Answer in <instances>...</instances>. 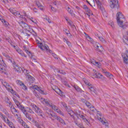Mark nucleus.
Returning a JSON list of instances; mask_svg holds the SVG:
<instances>
[{
    "mask_svg": "<svg viewBox=\"0 0 128 128\" xmlns=\"http://www.w3.org/2000/svg\"><path fill=\"white\" fill-rule=\"evenodd\" d=\"M116 20L118 26H120V28H124V22H126V18H124V15L122 12H119L117 13Z\"/></svg>",
    "mask_w": 128,
    "mask_h": 128,
    "instance_id": "1",
    "label": "nucleus"
},
{
    "mask_svg": "<svg viewBox=\"0 0 128 128\" xmlns=\"http://www.w3.org/2000/svg\"><path fill=\"white\" fill-rule=\"evenodd\" d=\"M6 64H4V62L2 58V56H0V72L3 74H6L8 71L6 70Z\"/></svg>",
    "mask_w": 128,
    "mask_h": 128,
    "instance_id": "2",
    "label": "nucleus"
},
{
    "mask_svg": "<svg viewBox=\"0 0 128 128\" xmlns=\"http://www.w3.org/2000/svg\"><path fill=\"white\" fill-rule=\"evenodd\" d=\"M13 100L17 106V108H19V110H20L23 114L25 113L26 112V108H24V106L21 104L20 102L18 100H16V98H13Z\"/></svg>",
    "mask_w": 128,
    "mask_h": 128,
    "instance_id": "3",
    "label": "nucleus"
},
{
    "mask_svg": "<svg viewBox=\"0 0 128 128\" xmlns=\"http://www.w3.org/2000/svg\"><path fill=\"white\" fill-rule=\"evenodd\" d=\"M32 107L33 108V110L34 112H35L36 114H37L38 116H42V118L44 116L42 115L43 112L42 110L38 106H36V105L33 104L32 105Z\"/></svg>",
    "mask_w": 128,
    "mask_h": 128,
    "instance_id": "4",
    "label": "nucleus"
},
{
    "mask_svg": "<svg viewBox=\"0 0 128 128\" xmlns=\"http://www.w3.org/2000/svg\"><path fill=\"white\" fill-rule=\"evenodd\" d=\"M110 4L112 8H118V0H110Z\"/></svg>",
    "mask_w": 128,
    "mask_h": 128,
    "instance_id": "5",
    "label": "nucleus"
},
{
    "mask_svg": "<svg viewBox=\"0 0 128 128\" xmlns=\"http://www.w3.org/2000/svg\"><path fill=\"white\" fill-rule=\"evenodd\" d=\"M101 70L103 72V74H105V75L106 76L110 78V80H112V79L114 80V76H112V74L110 73L109 72L106 71V70L104 68H102Z\"/></svg>",
    "mask_w": 128,
    "mask_h": 128,
    "instance_id": "6",
    "label": "nucleus"
},
{
    "mask_svg": "<svg viewBox=\"0 0 128 128\" xmlns=\"http://www.w3.org/2000/svg\"><path fill=\"white\" fill-rule=\"evenodd\" d=\"M38 48H40V50H46V52H48V46L47 44H42V43H38Z\"/></svg>",
    "mask_w": 128,
    "mask_h": 128,
    "instance_id": "7",
    "label": "nucleus"
},
{
    "mask_svg": "<svg viewBox=\"0 0 128 128\" xmlns=\"http://www.w3.org/2000/svg\"><path fill=\"white\" fill-rule=\"evenodd\" d=\"M20 26L22 28H25V30H30V28L26 22H20Z\"/></svg>",
    "mask_w": 128,
    "mask_h": 128,
    "instance_id": "8",
    "label": "nucleus"
},
{
    "mask_svg": "<svg viewBox=\"0 0 128 128\" xmlns=\"http://www.w3.org/2000/svg\"><path fill=\"white\" fill-rule=\"evenodd\" d=\"M24 114L26 118H28V120H30V122H32V120L34 118L32 115L30 114L26 111Z\"/></svg>",
    "mask_w": 128,
    "mask_h": 128,
    "instance_id": "9",
    "label": "nucleus"
},
{
    "mask_svg": "<svg viewBox=\"0 0 128 128\" xmlns=\"http://www.w3.org/2000/svg\"><path fill=\"white\" fill-rule=\"evenodd\" d=\"M88 88L90 90L91 94H96V88L94 86L92 85V84H90L88 86Z\"/></svg>",
    "mask_w": 128,
    "mask_h": 128,
    "instance_id": "10",
    "label": "nucleus"
},
{
    "mask_svg": "<svg viewBox=\"0 0 128 128\" xmlns=\"http://www.w3.org/2000/svg\"><path fill=\"white\" fill-rule=\"evenodd\" d=\"M13 66L14 67V68L16 70V72H17L18 74H20V72L21 70L22 72L24 70V69L22 68H21L18 67V65L16 64V63H14Z\"/></svg>",
    "mask_w": 128,
    "mask_h": 128,
    "instance_id": "11",
    "label": "nucleus"
},
{
    "mask_svg": "<svg viewBox=\"0 0 128 128\" xmlns=\"http://www.w3.org/2000/svg\"><path fill=\"white\" fill-rule=\"evenodd\" d=\"M50 116V118L52 120H57L58 118V116L56 114H54V113H50V114L48 115Z\"/></svg>",
    "mask_w": 128,
    "mask_h": 128,
    "instance_id": "12",
    "label": "nucleus"
},
{
    "mask_svg": "<svg viewBox=\"0 0 128 128\" xmlns=\"http://www.w3.org/2000/svg\"><path fill=\"white\" fill-rule=\"evenodd\" d=\"M98 120L100 122H102V124H104V126H108V122H106L105 118H99Z\"/></svg>",
    "mask_w": 128,
    "mask_h": 128,
    "instance_id": "13",
    "label": "nucleus"
},
{
    "mask_svg": "<svg viewBox=\"0 0 128 128\" xmlns=\"http://www.w3.org/2000/svg\"><path fill=\"white\" fill-rule=\"evenodd\" d=\"M26 78H28L30 84H32L34 82V78L30 74L27 75Z\"/></svg>",
    "mask_w": 128,
    "mask_h": 128,
    "instance_id": "14",
    "label": "nucleus"
},
{
    "mask_svg": "<svg viewBox=\"0 0 128 128\" xmlns=\"http://www.w3.org/2000/svg\"><path fill=\"white\" fill-rule=\"evenodd\" d=\"M32 90H38V92H40L41 94H43L44 91L41 90L40 87L38 86H32Z\"/></svg>",
    "mask_w": 128,
    "mask_h": 128,
    "instance_id": "15",
    "label": "nucleus"
},
{
    "mask_svg": "<svg viewBox=\"0 0 128 128\" xmlns=\"http://www.w3.org/2000/svg\"><path fill=\"white\" fill-rule=\"evenodd\" d=\"M123 60H124V64H128V54H123L122 55Z\"/></svg>",
    "mask_w": 128,
    "mask_h": 128,
    "instance_id": "16",
    "label": "nucleus"
},
{
    "mask_svg": "<svg viewBox=\"0 0 128 128\" xmlns=\"http://www.w3.org/2000/svg\"><path fill=\"white\" fill-rule=\"evenodd\" d=\"M0 117L1 118H2L6 124H8L12 122H11L10 121L8 118H6V116H4V114H2Z\"/></svg>",
    "mask_w": 128,
    "mask_h": 128,
    "instance_id": "17",
    "label": "nucleus"
},
{
    "mask_svg": "<svg viewBox=\"0 0 128 128\" xmlns=\"http://www.w3.org/2000/svg\"><path fill=\"white\" fill-rule=\"evenodd\" d=\"M66 110H67L68 114H70V116L72 117V118H74V112L72 110L68 109V108Z\"/></svg>",
    "mask_w": 128,
    "mask_h": 128,
    "instance_id": "18",
    "label": "nucleus"
},
{
    "mask_svg": "<svg viewBox=\"0 0 128 128\" xmlns=\"http://www.w3.org/2000/svg\"><path fill=\"white\" fill-rule=\"evenodd\" d=\"M93 76H94L96 78H104V76L100 73H95L94 74H93Z\"/></svg>",
    "mask_w": 128,
    "mask_h": 128,
    "instance_id": "19",
    "label": "nucleus"
},
{
    "mask_svg": "<svg viewBox=\"0 0 128 128\" xmlns=\"http://www.w3.org/2000/svg\"><path fill=\"white\" fill-rule=\"evenodd\" d=\"M100 10H102V2H100L102 0H95Z\"/></svg>",
    "mask_w": 128,
    "mask_h": 128,
    "instance_id": "20",
    "label": "nucleus"
},
{
    "mask_svg": "<svg viewBox=\"0 0 128 128\" xmlns=\"http://www.w3.org/2000/svg\"><path fill=\"white\" fill-rule=\"evenodd\" d=\"M56 120H58V122H60V124H63V126H66V122H64V120H63L62 118H60V117L58 116V117Z\"/></svg>",
    "mask_w": 128,
    "mask_h": 128,
    "instance_id": "21",
    "label": "nucleus"
},
{
    "mask_svg": "<svg viewBox=\"0 0 128 128\" xmlns=\"http://www.w3.org/2000/svg\"><path fill=\"white\" fill-rule=\"evenodd\" d=\"M79 116H80V118H82V120H83L85 122H86V124H88H88H90V122L88 121V120L86 119V116H84V115H82V114H79Z\"/></svg>",
    "mask_w": 128,
    "mask_h": 128,
    "instance_id": "22",
    "label": "nucleus"
},
{
    "mask_svg": "<svg viewBox=\"0 0 128 128\" xmlns=\"http://www.w3.org/2000/svg\"><path fill=\"white\" fill-rule=\"evenodd\" d=\"M14 48H15V50H16V52H18V54H22V50L20 49V48H18V46H14Z\"/></svg>",
    "mask_w": 128,
    "mask_h": 128,
    "instance_id": "23",
    "label": "nucleus"
},
{
    "mask_svg": "<svg viewBox=\"0 0 128 128\" xmlns=\"http://www.w3.org/2000/svg\"><path fill=\"white\" fill-rule=\"evenodd\" d=\"M7 90H9V92H10L12 94H15V96H18V98L20 97L16 92H14V89L12 88V87H9L8 88H7Z\"/></svg>",
    "mask_w": 128,
    "mask_h": 128,
    "instance_id": "24",
    "label": "nucleus"
},
{
    "mask_svg": "<svg viewBox=\"0 0 128 128\" xmlns=\"http://www.w3.org/2000/svg\"><path fill=\"white\" fill-rule=\"evenodd\" d=\"M67 10L69 14H70L71 16H76V14L74 13V11H72V9H70V7L68 8Z\"/></svg>",
    "mask_w": 128,
    "mask_h": 128,
    "instance_id": "25",
    "label": "nucleus"
},
{
    "mask_svg": "<svg viewBox=\"0 0 128 128\" xmlns=\"http://www.w3.org/2000/svg\"><path fill=\"white\" fill-rule=\"evenodd\" d=\"M2 84H3L4 86H5L6 88L8 90V87L10 86V84L6 82L5 81L2 82Z\"/></svg>",
    "mask_w": 128,
    "mask_h": 128,
    "instance_id": "26",
    "label": "nucleus"
},
{
    "mask_svg": "<svg viewBox=\"0 0 128 128\" xmlns=\"http://www.w3.org/2000/svg\"><path fill=\"white\" fill-rule=\"evenodd\" d=\"M44 110H46V114H48V116L50 114H51V113L52 112V110H50V109L48 108V107L45 108H44Z\"/></svg>",
    "mask_w": 128,
    "mask_h": 128,
    "instance_id": "27",
    "label": "nucleus"
},
{
    "mask_svg": "<svg viewBox=\"0 0 128 128\" xmlns=\"http://www.w3.org/2000/svg\"><path fill=\"white\" fill-rule=\"evenodd\" d=\"M1 22H2L4 23V26H10V24L8 22L6 21V20L2 19L1 20Z\"/></svg>",
    "mask_w": 128,
    "mask_h": 128,
    "instance_id": "28",
    "label": "nucleus"
},
{
    "mask_svg": "<svg viewBox=\"0 0 128 128\" xmlns=\"http://www.w3.org/2000/svg\"><path fill=\"white\" fill-rule=\"evenodd\" d=\"M22 72H24V74H26V77H27L28 76V74H30V71H28L24 68H23Z\"/></svg>",
    "mask_w": 128,
    "mask_h": 128,
    "instance_id": "29",
    "label": "nucleus"
},
{
    "mask_svg": "<svg viewBox=\"0 0 128 128\" xmlns=\"http://www.w3.org/2000/svg\"><path fill=\"white\" fill-rule=\"evenodd\" d=\"M50 108H52V110H54L55 112L57 111L58 110V107H56V106L54 105V104H52L50 106Z\"/></svg>",
    "mask_w": 128,
    "mask_h": 128,
    "instance_id": "30",
    "label": "nucleus"
},
{
    "mask_svg": "<svg viewBox=\"0 0 128 128\" xmlns=\"http://www.w3.org/2000/svg\"><path fill=\"white\" fill-rule=\"evenodd\" d=\"M56 112L59 114H61V116H64V112H62V110H60L59 108H58Z\"/></svg>",
    "mask_w": 128,
    "mask_h": 128,
    "instance_id": "31",
    "label": "nucleus"
},
{
    "mask_svg": "<svg viewBox=\"0 0 128 128\" xmlns=\"http://www.w3.org/2000/svg\"><path fill=\"white\" fill-rule=\"evenodd\" d=\"M98 38L102 42H103L104 44H105L106 40L102 37V36H98Z\"/></svg>",
    "mask_w": 128,
    "mask_h": 128,
    "instance_id": "32",
    "label": "nucleus"
},
{
    "mask_svg": "<svg viewBox=\"0 0 128 128\" xmlns=\"http://www.w3.org/2000/svg\"><path fill=\"white\" fill-rule=\"evenodd\" d=\"M74 88L77 92H80V88L78 86L74 85Z\"/></svg>",
    "mask_w": 128,
    "mask_h": 128,
    "instance_id": "33",
    "label": "nucleus"
},
{
    "mask_svg": "<svg viewBox=\"0 0 128 128\" xmlns=\"http://www.w3.org/2000/svg\"><path fill=\"white\" fill-rule=\"evenodd\" d=\"M13 14L16 16H20V13L18 11L16 10Z\"/></svg>",
    "mask_w": 128,
    "mask_h": 128,
    "instance_id": "34",
    "label": "nucleus"
},
{
    "mask_svg": "<svg viewBox=\"0 0 128 128\" xmlns=\"http://www.w3.org/2000/svg\"><path fill=\"white\" fill-rule=\"evenodd\" d=\"M16 84H18V86H22L24 83L22 81H20V80H17Z\"/></svg>",
    "mask_w": 128,
    "mask_h": 128,
    "instance_id": "35",
    "label": "nucleus"
},
{
    "mask_svg": "<svg viewBox=\"0 0 128 128\" xmlns=\"http://www.w3.org/2000/svg\"><path fill=\"white\" fill-rule=\"evenodd\" d=\"M61 104L62 106L66 108V110H68V106H66V104L64 103V102H61Z\"/></svg>",
    "mask_w": 128,
    "mask_h": 128,
    "instance_id": "36",
    "label": "nucleus"
},
{
    "mask_svg": "<svg viewBox=\"0 0 128 128\" xmlns=\"http://www.w3.org/2000/svg\"><path fill=\"white\" fill-rule=\"evenodd\" d=\"M21 86H22V90H28V87L26 86V85H24V84H23Z\"/></svg>",
    "mask_w": 128,
    "mask_h": 128,
    "instance_id": "37",
    "label": "nucleus"
},
{
    "mask_svg": "<svg viewBox=\"0 0 128 128\" xmlns=\"http://www.w3.org/2000/svg\"><path fill=\"white\" fill-rule=\"evenodd\" d=\"M86 38L87 40H88V42H92V40H93L92 38H90L88 35H87L86 36Z\"/></svg>",
    "mask_w": 128,
    "mask_h": 128,
    "instance_id": "38",
    "label": "nucleus"
},
{
    "mask_svg": "<svg viewBox=\"0 0 128 128\" xmlns=\"http://www.w3.org/2000/svg\"><path fill=\"white\" fill-rule=\"evenodd\" d=\"M44 102H45V104H46L47 106H52V104H50V102L44 99Z\"/></svg>",
    "mask_w": 128,
    "mask_h": 128,
    "instance_id": "39",
    "label": "nucleus"
},
{
    "mask_svg": "<svg viewBox=\"0 0 128 128\" xmlns=\"http://www.w3.org/2000/svg\"><path fill=\"white\" fill-rule=\"evenodd\" d=\"M90 110L92 112H94L95 110H96V108H94V107L93 106H90V107H89Z\"/></svg>",
    "mask_w": 128,
    "mask_h": 128,
    "instance_id": "40",
    "label": "nucleus"
},
{
    "mask_svg": "<svg viewBox=\"0 0 128 128\" xmlns=\"http://www.w3.org/2000/svg\"><path fill=\"white\" fill-rule=\"evenodd\" d=\"M51 68H52V70H54V72H58V71L60 70H58V69L56 67L52 66Z\"/></svg>",
    "mask_w": 128,
    "mask_h": 128,
    "instance_id": "41",
    "label": "nucleus"
},
{
    "mask_svg": "<svg viewBox=\"0 0 128 128\" xmlns=\"http://www.w3.org/2000/svg\"><path fill=\"white\" fill-rule=\"evenodd\" d=\"M8 124L11 128H16V127H14V124L12 123V122Z\"/></svg>",
    "mask_w": 128,
    "mask_h": 128,
    "instance_id": "42",
    "label": "nucleus"
},
{
    "mask_svg": "<svg viewBox=\"0 0 128 128\" xmlns=\"http://www.w3.org/2000/svg\"><path fill=\"white\" fill-rule=\"evenodd\" d=\"M95 66H98V68H100L102 66V64L100 62H96V64H95Z\"/></svg>",
    "mask_w": 128,
    "mask_h": 128,
    "instance_id": "43",
    "label": "nucleus"
},
{
    "mask_svg": "<svg viewBox=\"0 0 128 128\" xmlns=\"http://www.w3.org/2000/svg\"><path fill=\"white\" fill-rule=\"evenodd\" d=\"M58 72H59L60 74H66V72L62 70H59Z\"/></svg>",
    "mask_w": 128,
    "mask_h": 128,
    "instance_id": "44",
    "label": "nucleus"
},
{
    "mask_svg": "<svg viewBox=\"0 0 128 128\" xmlns=\"http://www.w3.org/2000/svg\"><path fill=\"white\" fill-rule=\"evenodd\" d=\"M28 112H30V114H34V112L32 110L30 109V108H28V110H27Z\"/></svg>",
    "mask_w": 128,
    "mask_h": 128,
    "instance_id": "45",
    "label": "nucleus"
},
{
    "mask_svg": "<svg viewBox=\"0 0 128 128\" xmlns=\"http://www.w3.org/2000/svg\"><path fill=\"white\" fill-rule=\"evenodd\" d=\"M85 104L86 106H88V108L92 106V104H90V103L88 101L86 102Z\"/></svg>",
    "mask_w": 128,
    "mask_h": 128,
    "instance_id": "46",
    "label": "nucleus"
},
{
    "mask_svg": "<svg viewBox=\"0 0 128 128\" xmlns=\"http://www.w3.org/2000/svg\"><path fill=\"white\" fill-rule=\"evenodd\" d=\"M44 20H48V22H49V24H51L52 22L50 21V18L48 16H46V18H44Z\"/></svg>",
    "mask_w": 128,
    "mask_h": 128,
    "instance_id": "47",
    "label": "nucleus"
},
{
    "mask_svg": "<svg viewBox=\"0 0 128 128\" xmlns=\"http://www.w3.org/2000/svg\"><path fill=\"white\" fill-rule=\"evenodd\" d=\"M11 110L12 112H17V114H18V111L16 109L14 108V107H13L12 110Z\"/></svg>",
    "mask_w": 128,
    "mask_h": 128,
    "instance_id": "48",
    "label": "nucleus"
},
{
    "mask_svg": "<svg viewBox=\"0 0 128 128\" xmlns=\"http://www.w3.org/2000/svg\"><path fill=\"white\" fill-rule=\"evenodd\" d=\"M90 62H91V64H94V66H95L96 64V60L94 59L91 60Z\"/></svg>",
    "mask_w": 128,
    "mask_h": 128,
    "instance_id": "49",
    "label": "nucleus"
},
{
    "mask_svg": "<svg viewBox=\"0 0 128 128\" xmlns=\"http://www.w3.org/2000/svg\"><path fill=\"white\" fill-rule=\"evenodd\" d=\"M83 8H84V10H86L87 12H88V10H90L88 9V7L86 6V5H84L83 6Z\"/></svg>",
    "mask_w": 128,
    "mask_h": 128,
    "instance_id": "50",
    "label": "nucleus"
},
{
    "mask_svg": "<svg viewBox=\"0 0 128 128\" xmlns=\"http://www.w3.org/2000/svg\"><path fill=\"white\" fill-rule=\"evenodd\" d=\"M32 34L34 36H38V34H36V33L32 30V31L31 32Z\"/></svg>",
    "mask_w": 128,
    "mask_h": 128,
    "instance_id": "51",
    "label": "nucleus"
},
{
    "mask_svg": "<svg viewBox=\"0 0 128 128\" xmlns=\"http://www.w3.org/2000/svg\"><path fill=\"white\" fill-rule=\"evenodd\" d=\"M124 42H125V44H128V36H127L126 38H125V40H123Z\"/></svg>",
    "mask_w": 128,
    "mask_h": 128,
    "instance_id": "52",
    "label": "nucleus"
},
{
    "mask_svg": "<svg viewBox=\"0 0 128 128\" xmlns=\"http://www.w3.org/2000/svg\"><path fill=\"white\" fill-rule=\"evenodd\" d=\"M109 24L110 26H112V28H114V22H109Z\"/></svg>",
    "mask_w": 128,
    "mask_h": 128,
    "instance_id": "53",
    "label": "nucleus"
},
{
    "mask_svg": "<svg viewBox=\"0 0 128 128\" xmlns=\"http://www.w3.org/2000/svg\"><path fill=\"white\" fill-rule=\"evenodd\" d=\"M33 92H34V94H35L36 98H40V96H38V94H36V90H34L33 91Z\"/></svg>",
    "mask_w": 128,
    "mask_h": 128,
    "instance_id": "54",
    "label": "nucleus"
},
{
    "mask_svg": "<svg viewBox=\"0 0 128 128\" xmlns=\"http://www.w3.org/2000/svg\"><path fill=\"white\" fill-rule=\"evenodd\" d=\"M98 52H102V50H104V48H102V46H100L98 48Z\"/></svg>",
    "mask_w": 128,
    "mask_h": 128,
    "instance_id": "55",
    "label": "nucleus"
},
{
    "mask_svg": "<svg viewBox=\"0 0 128 128\" xmlns=\"http://www.w3.org/2000/svg\"><path fill=\"white\" fill-rule=\"evenodd\" d=\"M10 12H12V14H13L14 12H16V10H14V9H12V8H10Z\"/></svg>",
    "mask_w": 128,
    "mask_h": 128,
    "instance_id": "56",
    "label": "nucleus"
},
{
    "mask_svg": "<svg viewBox=\"0 0 128 128\" xmlns=\"http://www.w3.org/2000/svg\"><path fill=\"white\" fill-rule=\"evenodd\" d=\"M38 6L40 10H44V8L42 7V4H38Z\"/></svg>",
    "mask_w": 128,
    "mask_h": 128,
    "instance_id": "57",
    "label": "nucleus"
},
{
    "mask_svg": "<svg viewBox=\"0 0 128 128\" xmlns=\"http://www.w3.org/2000/svg\"><path fill=\"white\" fill-rule=\"evenodd\" d=\"M84 84H87L88 86H90V82H88V80H84Z\"/></svg>",
    "mask_w": 128,
    "mask_h": 128,
    "instance_id": "58",
    "label": "nucleus"
},
{
    "mask_svg": "<svg viewBox=\"0 0 128 128\" xmlns=\"http://www.w3.org/2000/svg\"><path fill=\"white\" fill-rule=\"evenodd\" d=\"M53 12H56V9L52 7V6H50Z\"/></svg>",
    "mask_w": 128,
    "mask_h": 128,
    "instance_id": "59",
    "label": "nucleus"
},
{
    "mask_svg": "<svg viewBox=\"0 0 128 128\" xmlns=\"http://www.w3.org/2000/svg\"><path fill=\"white\" fill-rule=\"evenodd\" d=\"M74 114H75V116H76L78 118H80V114H78V112H74Z\"/></svg>",
    "mask_w": 128,
    "mask_h": 128,
    "instance_id": "60",
    "label": "nucleus"
},
{
    "mask_svg": "<svg viewBox=\"0 0 128 128\" xmlns=\"http://www.w3.org/2000/svg\"><path fill=\"white\" fill-rule=\"evenodd\" d=\"M20 54V56H22L23 58H24H24H26V54H24V52H22V54Z\"/></svg>",
    "mask_w": 128,
    "mask_h": 128,
    "instance_id": "61",
    "label": "nucleus"
},
{
    "mask_svg": "<svg viewBox=\"0 0 128 128\" xmlns=\"http://www.w3.org/2000/svg\"><path fill=\"white\" fill-rule=\"evenodd\" d=\"M86 14L87 16H92V14H94L90 13V12L89 11H88V12L86 13Z\"/></svg>",
    "mask_w": 128,
    "mask_h": 128,
    "instance_id": "62",
    "label": "nucleus"
},
{
    "mask_svg": "<svg viewBox=\"0 0 128 128\" xmlns=\"http://www.w3.org/2000/svg\"><path fill=\"white\" fill-rule=\"evenodd\" d=\"M66 44L68 46H72V44H70V42L68 41L66 42Z\"/></svg>",
    "mask_w": 128,
    "mask_h": 128,
    "instance_id": "63",
    "label": "nucleus"
},
{
    "mask_svg": "<svg viewBox=\"0 0 128 128\" xmlns=\"http://www.w3.org/2000/svg\"><path fill=\"white\" fill-rule=\"evenodd\" d=\"M62 82H64V84H65V86H68V82H66L65 80H62Z\"/></svg>",
    "mask_w": 128,
    "mask_h": 128,
    "instance_id": "64",
    "label": "nucleus"
}]
</instances>
